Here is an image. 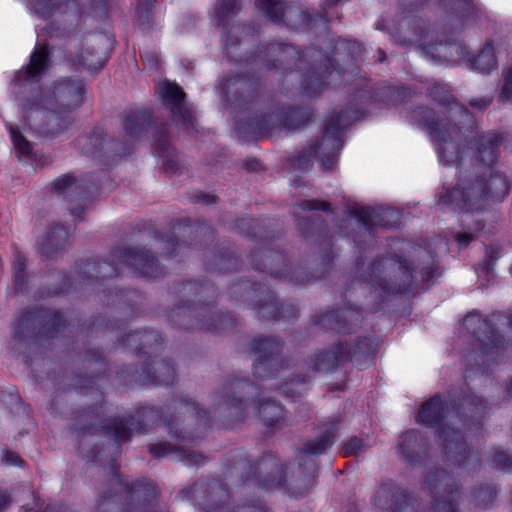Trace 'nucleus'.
<instances>
[{"label": "nucleus", "mask_w": 512, "mask_h": 512, "mask_svg": "<svg viewBox=\"0 0 512 512\" xmlns=\"http://www.w3.org/2000/svg\"><path fill=\"white\" fill-rule=\"evenodd\" d=\"M285 124L283 108H275L257 119L252 124V129L263 136H272L282 130H286Z\"/></svg>", "instance_id": "ea45409f"}, {"label": "nucleus", "mask_w": 512, "mask_h": 512, "mask_svg": "<svg viewBox=\"0 0 512 512\" xmlns=\"http://www.w3.org/2000/svg\"><path fill=\"white\" fill-rule=\"evenodd\" d=\"M287 3L283 0H259L257 6L272 22L280 24L284 16Z\"/></svg>", "instance_id": "09e8293b"}, {"label": "nucleus", "mask_w": 512, "mask_h": 512, "mask_svg": "<svg viewBox=\"0 0 512 512\" xmlns=\"http://www.w3.org/2000/svg\"><path fill=\"white\" fill-rule=\"evenodd\" d=\"M351 216L362 235H356L354 242L361 248L362 237L371 238L372 229L375 226L392 227L399 222V213L388 207H369L356 204L351 208Z\"/></svg>", "instance_id": "4be33fe9"}, {"label": "nucleus", "mask_w": 512, "mask_h": 512, "mask_svg": "<svg viewBox=\"0 0 512 512\" xmlns=\"http://www.w3.org/2000/svg\"><path fill=\"white\" fill-rule=\"evenodd\" d=\"M53 189L58 195L67 200L85 199L97 189L95 183L87 179H76L71 174H65L53 182Z\"/></svg>", "instance_id": "473e14b6"}, {"label": "nucleus", "mask_w": 512, "mask_h": 512, "mask_svg": "<svg viewBox=\"0 0 512 512\" xmlns=\"http://www.w3.org/2000/svg\"><path fill=\"white\" fill-rule=\"evenodd\" d=\"M362 320V312L358 308L328 312L318 317L316 324L322 329H334L341 332L352 331V325L357 326Z\"/></svg>", "instance_id": "72a5a7b5"}, {"label": "nucleus", "mask_w": 512, "mask_h": 512, "mask_svg": "<svg viewBox=\"0 0 512 512\" xmlns=\"http://www.w3.org/2000/svg\"><path fill=\"white\" fill-rule=\"evenodd\" d=\"M128 346H131L137 350L143 351L144 354H149V348L155 345H161L163 338L160 334L155 331L145 330L143 332L130 333L123 339Z\"/></svg>", "instance_id": "a19ab883"}, {"label": "nucleus", "mask_w": 512, "mask_h": 512, "mask_svg": "<svg viewBox=\"0 0 512 512\" xmlns=\"http://www.w3.org/2000/svg\"><path fill=\"white\" fill-rule=\"evenodd\" d=\"M231 512H268L267 509L260 503L253 501L248 505L239 506Z\"/></svg>", "instance_id": "774afa93"}, {"label": "nucleus", "mask_w": 512, "mask_h": 512, "mask_svg": "<svg viewBox=\"0 0 512 512\" xmlns=\"http://www.w3.org/2000/svg\"><path fill=\"white\" fill-rule=\"evenodd\" d=\"M252 263L256 270L269 274L274 278H287L296 282L308 280V276L298 278L291 274L283 254L270 248H261L252 256Z\"/></svg>", "instance_id": "c85d7f7f"}, {"label": "nucleus", "mask_w": 512, "mask_h": 512, "mask_svg": "<svg viewBox=\"0 0 512 512\" xmlns=\"http://www.w3.org/2000/svg\"><path fill=\"white\" fill-rule=\"evenodd\" d=\"M313 158L315 156L311 153L310 146L308 145L299 155L290 159V165L293 170L306 171L312 167Z\"/></svg>", "instance_id": "6e6d98bb"}, {"label": "nucleus", "mask_w": 512, "mask_h": 512, "mask_svg": "<svg viewBox=\"0 0 512 512\" xmlns=\"http://www.w3.org/2000/svg\"><path fill=\"white\" fill-rule=\"evenodd\" d=\"M364 51L363 45L356 40H337L332 56L324 59L320 57L319 68L323 79L326 77L330 68L338 73H354L357 64L363 60Z\"/></svg>", "instance_id": "412c9836"}, {"label": "nucleus", "mask_w": 512, "mask_h": 512, "mask_svg": "<svg viewBox=\"0 0 512 512\" xmlns=\"http://www.w3.org/2000/svg\"><path fill=\"white\" fill-rule=\"evenodd\" d=\"M26 113L27 123L38 133L46 136L58 135L73 122L72 114L61 112L51 105H34L33 108H22Z\"/></svg>", "instance_id": "aec40b11"}, {"label": "nucleus", "mask_w": 512, "mask_h": 512, "mask_svg": "<svg viewBox=\"0 0 512 512\" xmlns=\"http://www.w3.org/2000/svg\"><path fill=\"white\" fill-rule=\"evenodd\" d=\"M500 100L504 102L512 101V68H509L504 72V84Z\"/></svg>", "instance_id": "0e129e2a"}, {"label": "nucleus", "mask_w": 512, "mask_h": 512, "mask_svg": "<svg viewBox=\"0 0 512 512\" xmlns=\"http://www.w3.org/2000/svg\"><path fill=\"white\" fill-rule=\"evenodd\" d=\"M325 23V17L320 14L312 15L299 3L288 4L281 23L291 29L312 28L314 23Z\"/></svg>", "instance_id": "f704fd0d"}, {"label": "nucleus", "mask_w": 512, "mask_h": 512, "mask_svg": "<svg viewBox=\"0 0 512 512\" xmlns=\"http://www.w3.org/2000/svg\"><path fill=\"white\" fill-rule=\"evenodd\" d=\"M472 68L483 74H489L497 68L494 47L491 43H487L472 60Z\"/></svg>", "instance_id": "a18cd8bd"}, {"label": "nucleus", "mask_w": 512, "mask_h": 512, "mask_svg": "<svg viewBox=\"0 0 512 512\" xmlns=\"http://www.w3.org/2000/svg\"><path fill=\"white\" fill-rule=\"evenodd\" d=\"M152 147L158 155L163 158V168L166 172L174 173L178 169V162L175 159L166 127L161 125L155 128Z\"/></svg>", "instance_id": "c9c22d12"}, {"label": "nucleus", "mask_w": 512, "mask_h": 512, "mask_svg": "<svg viewBox=\"0 0 512 512\" xmlns=\"http://www.w3.org/2000/svg\"><path fill=\"white\" fill-rule=\"evenodd\" d=\"M249 347L256 355L252 367V373L256 379H270L283 368L284 362L280 357L282 342L276 337H256L250 341Z\"/></svg>", "instance_id": "f3484780"}, {"label": "nucleus", "mask_w": 512, "mask_h": 512, "mask_svg": "<svg viewBox=\"0 0 512 512\" xmlns=\"http://www.w3.org/2000/svg\"><path fill=\"white\" fill-rule=\"evenodd\" d=\"M360 118L359 112L352 110L334 113L330 116L322 137L309 144L311 153L319 161L322 170L332 169L343 147L342 131Z\"/></svg>", "instance_id": "f8f14e48"}, {"label": "nucleus", "mask_w": 512, "mask_h": 512, "mask_svg": "<svg viewBox=\"0 0 512 512\" xmlns=\"http://www.w3.org/2000/svg\"><path fill=\"white\" fill-rule=\"evenodd\" d=\"M65 319L60 312L47 309L25 311L18 319L13 332L15 342L35 336L53 338L65 327Z\"/></svg>", "instance_id": "dca6fc26"}, {"label": "nucleus", "mask_w": 512, "mask_h": 512, "mask_svg": "<svg viewBox=\"0 0 512 512\" xmlns=\"http://www.w3.org/2000/svg\"><path fill=\"white\" fill-rule=\"evenodd\" d=\"M109 39L100 36L94 43L81 48L79 51L70 52L69 59L74 65L83 66L90 72H96L103 68L107 61Z\"/></svg>", "instance_id": "c756f323"}, {"label": "nucleus", "mask_w": 512, "mask_h": 512, "mask_svg": "<svg viewBox=\"0 0 512 512\" xmlns=\"http://www.w3.org/2000/svg\"><path fill=\"white\" fill-rule=\"evenodd\" d=\"M151 118V113L148 111L129 112L122 122L127 141L132 143L142 136L151 123Z\"/></svg>", "instance_id": "4c0bfd02"}, {"label": "nucleus", "mask_w": 512, "mask_h": 512, "mask_svg": "<svg viewBox=\"0 0 512 512\" xmlns=\"http://www.w3.org/2000/svg\"><path fill=\"white\" fill-rule=\"evenodd\" d=\"M230 295L251 302L257 316L267 320L296 318L298 307L290 302L279 303L275 294L258 283L240 281L230 287Z\"/></svg>", "instance_id": "9b49d317"}, {"label": "nucleus", "mask_w": 512, "mask_h": 512, "mask_svg": "<svg viewBox=\"0 0 512 512\" xmlns=\"http://www.w3.org/2000/svg\"><path fill=\"white\" fill-rule=\"evenodd\" d=\"M257 93V80L241 74H229L221 84L222 100L235 110H243L254 101Z\"/></svg>", "instance_id": "b1692460"}, {"label": "nucleus", "mask_w": 512, "mask_h": 512, "mask_svg": "<svg viewBox=\"0 0 512 512\" xmlns=\"http://www.w3.org/2000/svg\"><path fill=\"white\" fill-rule=\"evenodd\" d=\"M306 383L305 377H297L296 381H292L290 383H285L280 387L283 394L287 397L296 398L303 394L305 388L304 384Z\"/></svg>", "instance_id": "052dcab7"}, {"label": "nucleus", "mask_w": 512, "mask_h": 512, "mask_svg": "<svg viewBox=\"0 0 512 512\" xmlns=\"http://www.w3.org/2000/svg\"><path fill=\"white\" fill-rule=\"evenodd\" d=\"M312 116L309 108L283 109V118L286 122V130H295L306 124Z\"/></svg>", "instance_id": "de8ad7c7"}, {"label": "nucleus", "mask_w": 512, "mask_h": 512, "mask_svg": "<svg viewBox=\"0 0 512 512\" xmlns=\"http://www.w3.org/2000/svg\"><path fill=\"white\" fill-rule=\"evenodd\" d=\"M136 382L142 384H173L176 378V371L171 360H153L151 366L146 365L141 372L133 376Z\"/></svg>", "instance_id": "2f4dec72"}, {"label": "nucleus", "mask_w": 512, "mask_h": 512, "mask_svg": "<svg viewBox=\"0 0 512 512\" xmlns=\"http://www.w3.org/2000/svg\"><path fill=\"white\" fill-rule=\"evenodd\" d=\"M430 97L440 105L447 106V115L437 116L427 107L417 106L408 115L410 122L424 129L437 144L439 159L445 165H454L460 158V147L466 140L465 127H470L473 117L468 109L458 103L442 84L429 88Z\"/></svg>", "instance_id": "f03ea898"}, {"label": "nucleus", "mask_w": 512, "mask_h": 512, "mask_svg": "<svg viewBox=\"0 0 512 512\" xmlns=\"http://www.w3.org/2000/svg\"><path fill=\"white\" fill-rule=\"evenodd\" d=\"M488 402L474 393L465 394L462 398L460 410L457 414H464L471 418L481 417L488 409Z\"/></svg>", "instance_id": "c03bdc74"}, {"label": "nucleus", "mask_w": 512, "mask_h": 512, "mask_svg": "<svg viewBox=\"0 0 512 512\" xmlns=\"http://www.w3.org/2000/svg\"><path fill=\"white\" fill-rule=\"evenodd\" d=\"M491 461L495 468L512 472V454L507 451L496 449L492 455Z\"/></svg>", "instance_id": "bf43d9fd"}, {"label": "nucleus", "mask_w": 512, "mask_h": 512, "mask_svg": "<svg viewBox=\"0 0 512 512\" xmlns=\"http://www.w3.org/2000/svg\"><path fill=\"white\" fill-rule=\"evenodd\" d=\"M270 51L275 56L273 66L281 67L285 70H291L293 68L299 70L305 69L304 63L309 59L311 65L302 82L303 91L308 97H314L320 93L323 85V75L320 73L319 68L320 52L308 48L300 54V52L291 45L272 46Z\"/></svg>", "instance_id": "ddd939ff"}, {"label": "nucleus", "mask_w": 512, "mask_h": 512, "mask_svg": "<svg viewBox=\"0 0 512 512\" xmlns=\"http://www.w3.org/2000/svg\"><path fill=\"white\" fill-rule=\"evenodd\" d=\"M228 491L222 484H213L209 486V494L207 495L204 510L212 512L223 505L228 499Z\"/></svg>", "instance_id": "8fccbe9b"}, {"label": "nucleus", "mask_w": 512, "mask_h": 512, "mask_svg": "<svg viewBox=\"0 0 512 512\" xmlns=\"http://www.w3.org/2000/svg\"><path fill=\"white\" fill-rule=\"evenodd\" d=\"M297 227L305 238H311L314 243L321 247V267L312 275L314 278H320L328 271L331 263L333 262L331 239L328 236L326 229L321 227V220L319 217H314L313 219L298 218Z\"/></svg>", "instance_id": "a878e982"}, {"label": "nucleus", "mask_w": 512, "mask_h": 512, "mask_svg": "<svg viewBox=\"0 0 512 512\" xmlns=\"http://www.w3.org/2000/svg\"><path fill=\"white\" fill-rule=\"evenodd\" d=\"M502 138L499 134L490 132L482 135L477 140L476 152L470 169H476L488 174V169L497 170L493 165L499 157V148Z\"/></svg>", "instance_id": "7c9ffc66"}, {"label": "nucleus", "mask_w": 512, "mask_h": 512, "mask_svg": "<svg viewBox=\"0 0 512 512\" xmlns=\"http://www.w3.org/2000/svg\"><path fill=\"white\" fill-rule=\"evenodd\" d=\"M510 181L500 170L461 168L457 186L440 195L439 202L463 212L483 210L490 203L503 201L509 193Z\"/></svg>", "instance_id": "39448f33"}, {"label": "nucleus", "mask_w": 512, "mask_h": 512, "mask_svg": "<svg viewBox=\"0 0 512 512\" xmlns=\"http://www.w3.org/2000/svg\"><path fill=\"white\" fill-rule=\"evenodd\" d=\"M69 242V232L62 224L53 225L43 243V251L48 256L65 247Z\"/></svg>", "instance_id": "37998d69"}, {"label": "nucleus", "mask_w": 512, "mask_h": 512, "mask_svg": "<svg viewBox=\"0 0 512 512\" xmlns=\"http://www.w3.org/2000/svg\"><path fill=\"white\" fill-rule=\"evenodd\" d=\"M77 146L81 152L92 158L111 157L126 154L128 148L114 139H106L103 129L96 127L90 134L79 137Z\"/></svg>", "instance_id": "bb28decb"}, {"label": "nucleus", "mask_w": 512, "mask_h": 512, "mask_svg": "<svg viewBox=\"0 0 512 512\" xmlns=\"http://www.w3.org/2000/svg\"><path fill=\"white\" fill-rule=\"evenodd\" d=\"M367 448L368 445L366 442L354 436L343 444L342 454L345 457L358 456L361 453H364L367 450Z\"/></svg>", "instance_id": "4d7b16f0"}, {"label": "nucleus", "mask_w": 512, "mask_h": 512, "mask_svg": "<svg viewBox=\"0 0 512 512\" xmlns=\"http://www.w3.org/2000/svg\"><path fill=\"white\" fill-rule=\"evenodd\" d=\"M446 5L450 6L457 16L458 23L455 29L457 31L462 30L466 27L471 19H473L477 13L478 8L473 3V0H446Z\"/></svg>", "instance_id": "79ce46f5"}, {"label": "nucleus", "mask_w": 512, "mask_h": 512, "mask_svg": "<svg viewBox=\"0 0 512 512\" xmlns=\"http://www.w3.org/2000/svg\"><path fill=\"white\" fill-rule=\"evenodd\" d=\"M414 267L392 253L379 254L368 260L358 257L355 278L369 286L371 293L382 298L386 294L406 293L413 284Z\"/></svg>", "instance_id": "0eeeda50"}, {"label": "nucleus", "mask_w": 512, "mask_h": 512, "mask_svg": "<svg viewBox=\"0 0 512 512\" xmlns=\"http://www.w3.org/2000/svg\"><path fill=\"white\" fill-rule=\"evenodd\" d=\"M393 40L401 46L418 47L434 61H453L463 54L454 38L443 36L438 27L416 14H407L397 23Z\"/></svg>", "instance_id": "6e6552de"}, {"label": "nucleus", "mask_w": 512, "mask_h": 512, "mask_svg": "<svg viewBox=\"0 0 512 512\" xmlns=\"http://www.w3.org/2000/svg\"><path fill=\"white\" fill-rule=\"evenodd\" d=\"M423 487L431 498L432 512H460V486L444 469L428 472Z\"/></svg>", "instance_id": "2eb2a0df"}, {"label": "nucleus", "mask_w": 512, "mask_h": 512, "mask_svg": "<svg viewBox=\"0 0 512 512\" xmlns=\"http://www.w3.org/2000/svg\"><path fill=\"white\" fill-rule=\"evenodd\" d=\"M154 3L155 0H139L136 9V23L139 27L145 29L152 23Z\"/></svg>", "instance_id": "603ef678"}, {"label": "nucleus", "mask_w": 512, "mask_h": 512, "mask_svg": "<svg viewBox=\"0 0 512 512\" xmlns=\"http://www.w3.org/2000/svg\"><path fill=\"white\" fill-rule=\"evenodd\" d=\"M382 94L386 95L390 101H403L411 96V90L406 87H387L382 90Z\"/></svg>", "instance_id": "680f3d73"}, {"label": "nucleus", "mask_w": 512, "mask_h": 512, "mask_svg": "<svg viewBox=\"0 0 512 512\" xmlns=\"http://www.w3.org/2000/svg\"><path fill=\"white\" fill-rule=\"evenodd\" d=\"M463 325L476 339L475 347L479 350L476 364L495 363L497 356L505 350L506 342L489 320L482 318L478 312H471L465 316Z\"/></svg>", "instance_id": "4468645a"}, {"label": "nucleus", "mask_w": 512, "mask_h": 512, "mask_svg": "<svg viewBox=\"0 0 512 512\" xmlns=\"http://www.w3.org/2000/svg\"><path fill=\"white\" fill-rule=\"evenodd\" d=\"M31 9L43 18L57 17L64 31L78 26L81 10L74 0H32Z\"/></svg>", "instance_id": "393cba45"}, {"label": "nucleus", "mask_w": 512, "mask_h": 512, "mask_svg": "<svg viewBox=\"0 0 512 512\" xmlns=\"http://www.w3.org/2000/svg\"><path fill=\"white\" fill-rule=\"evenodd\" d=\"M49 66V51L38 46L30 56L29 64L17 71L12 79L13 93L21 108L51 105L61 112L73 113L83 104L84 84L79 79L61 78L41 89L32 86L40 80Z\"/></svg>", "instance_id": "7ed1b4c3"}, {"label": "nucleus", "mask_w": 512, "mask_h": 512, "mask_svg": "<svg viewBox=\"0 0 512 512\" xmlns=\"http://www.w3.org/2000/svg\"><path fill=\"white\" fill-rule=\"evenodd\" d=\"M349 351H343V344L334 346L331 350L313 354L310 366L315 371H329L343 361L348 360Z\"/></svg>", "instance_id": "e433bc0d"}, {"label": "nucleus", "mask_w": 512, "mask_h": 512, "mask_svg": "<svg viewBox=\"0 0 512 512\" xmlns=\"http://www.w3.org/2000/svg\"><path fill=\"white\" fill-rule=\"evenodd\" d=\"M241 8L238 0H218L215 4V15L218 23L221 24L228 17L238 14Z\"/></svg>", "instance_id": "3c124183"}, {"label": "nucleus", "mask_w": 512, "mask_h": 512, "mask_svg": "<svg viewBox=\"0 0 512 512\" xmlns=\"http://www.w3.org/2000/svg\"><path fill=\"white\" fill-rule=\"evenodd\" d=\"M396 448L401 458L411 465L423 466L429 457L428 439L414 429L407 430L399 436Z\"/></svg>", "instance_id": "cd10ccee"}, {"label": "nucleus", "mask_w": 512, "mask_h": 512, "mask_svg": "<svg viewBox=\"0 0 512 512\" xmlns=\"http://www.w3.org/2000/svg\"><path fill=\"white\" fill-rule=\"evenodd\" d=\"M127 265L144 277L156 278L162 275L163 269L150 250L144 247H119L114 249L109 261H87L80 268L83 280L105 279L118 274V266Z\"/></svg>", "instance_id": "9d476101"}, {"label": "nucleus", "mask_w": 512, "mask_h": 512, "mask_svg": "<svg viewBox=\"0 0 512 512\" xmlns=\"http://www.w3.org/2000/svg\"><path fill=\"white\" fill-rule=\"evenodd\" d=\"M343 351H349L348 359H354L357 355H370L374 353V343L370 338H358L353 347L343 345Z\"/></svg>", "instance_id": "864d4df0"}, {"label": "nucleus", "mask_w": 512, "mask_h": 512, "mask_svg": "<svg viewBox=\"0 0 512 512\" xmlns=\"http://www.w3.org/2000/svg\"><path fill=\"white\" fill-rule=\"evenodd\" d=\"M493 101L492 96H482L469 100V106L478 111H484Z\"/></svg>", "instance_id": "338daca9"}, {"label": "nucleus", "mask_w": 512, "mask_h": 512, "mask_svg": "<svg viewBox=\"0 0 512 512\" xmlns=\"http://www.w3.org/2000/svg\"><path fill=\"white\" fill-rule=\"evenodd\" d=\"M178 303L168 312L169 323L179 329L218 331L228 323L226 315L214 311L215 288L210 284L186 282L174 286Z\"/></svg>", "instance_id": "423d86ee"}, {"label": "nucleus", "mask_w": 512, "mask_h": 512, "mask_svg": "<svg viewBox=\"0 0 512 512\" xmlns=\"http://www.w3.org/2000/svg\"><path fill=\"white\" fill-rule=\"evenodd\" d=\"M374 506L382 512H424L425 507L413 492L393 480L382 482L372 498Z\"/></svg>", "instance_id": "a211bd4d"}, {"label": "nucleus", "mask_w": 512, "mask_h": 512, "mask_svg": "<svg viewBox=\"0 0 512 512\" xmlns=\"http://www.w3.org/2000/svg\"><path fill=\"white\" fill-rule=\"evenodd\" d=\"M449 411L439 395H435L429 401L425 402L418 414V421L427 426H434L441 420L449 417Z\"/></svg>", "instance_id": "58836bf2"}, {"label": "nucleus", "mask_w": 512, "mask_h": 512, "mask_svg": "<svg viewBox=\"0 0 512 512\" xmlns=\"http://www.w3.org/2000/svg\"><path fill=\"white\" fill-rule=\"evenodd\" d=\"M167 409L177 412V415L167 417L164 415V411L159 412L156 408L146 407L138 411L137 420L134 417L114 418L108 424L101 426V429L114 436L115 441L120 444L130 440L136 423L145 432L147 425L160 420L167 427L172 438L177 441V446L169 442L151 444L149 452L153 456L161 458L175 451L180 454V459L187 465L200 466L206 458L202 454L185 450L184 446L194 443L201 437L200 433L207 429L209 425L207 412L200 409L197 403L188 399L173 400Z\"/></svg>", "instance_id": "f257e3e1"}, {"label": "nucleus", "mask_w": 512, "mask_h": 512, "mask_svg": "<svg viewBox=\"0 0 512 512\" xmlns=\"http://www.w3.org/2000/svg\"><path fill=\"white\" fill-rule=\"evenodd\" d=\"M10 134L15 149L24 156L32 154V144L15 127H10Z\"/></svg>", "instance_id": "13d9d810"}, {"label": "nucleus", "mask_w": 512, "mask_h": 512, "mask_svg": "<svg viewBox=\"0 0 512 512\" xmlns=\"http://www.w3.org/2000/svg\"><path fill=\"white\" fill-rule=\"evenodd\" d=\"M440 447L446 462L464 469L480 465L479 454L468 447L462 433L451 427L439 431Z\"/></svg>", "instance_id": "6ab92c4d"}, {"label": "nucleus", "mask_w": 512, "mask_h": 512, "mask_svg": "<svg viewBox=\"0 0 512 512\" xmlns=\"http://www.w3.org/2000/svg\"><path fill=\"white\" fill-rule=\"evenodd\" d=\"M484 227L481 220H476V227L474 228V232L472 231H464L459 232L455 235V240L461 247H466L468 244L476 238L475 232L480 231Z\"/></svg>", "instance_id": "e2e57ef3"}, {"label": "nucleus", "mask_w": 512, "mask_h": 512, "mask_svg": "<svg viewBox=\"0 0 512 512\" xmlns=\"http://www.w3.org/2000/svg\"><path fill=\"white\" fill-rule=\"evenodd\" d=\"M26 266V258L20 252H15L12 261V278L16 291L23 292L27 288L28 275L26 273Z\"/></svg>", "instance_id": "49530a36"}, {"label": "nucleus", "mask_w": 512, "mask_h": 512, "mask_svg": "<svg viewBox=\"0 0 512 512\" xmlns=\"http://www.w3.org/2000/svg\"><path fill=\"white\" fill-rule=\"evenodd\" d=\"M340 422L339 417L332 419L320 438L304 445L298 467L292 471L289 479L282 476L283 465L270 454L264 455L255 466L248 460H241L237 466L239 469L248 468V477L256 480L265 489L286 487L295 497L304 496L314 486L317 474V465L311 456L320 455L333 445L336 425Z\"/></svg>", "instance_id": "20e7f679"}, {"label": "nucleus", "mask_w": 512, "mask_h": 512, "mask_svg": "<svg viewBox=\"0 0 512 512\" xmlns=\"http://www.w3.org/2000/svg\"><path fill=\"white\" fill-rule=\"evenodd\" d=\"M298 206L304 211L322 210L329 211L330 204L320 200H303Z\"/></svg>", "instance_id": "69168bd1"}, {"label": "nucleus", "mask_w": 512, "mask_h": 512, "mask_svg": "<svg viewBox=\"0 0 512 512\" xmlns=\"http://www.w3.org/2000/svg\"><path fill=\"white\" fill-rule=\"evenodd\" d=\"M259 388L244 379H235L223 388V396L218 410L224 417L242 420L250 415L248 400L257 394V410L267 427H283L288 424L284 407L276 400L264 396Z\"/></svg>", "instance_id": "1a4fd4ad"}, {"label": "nucleus", "mask_w": 512, "mask_h": 512, "mask_svg": "<svg viewBox=\"0 0 512 512\" xmlns=\"http://www.w3.org/2000/svg\"><path fill=\"white\" fill-rule=\"evenodd\" d=\"M163 105L170 111L172 120L187 132L195 129V117L185 101L183 89L174 82L165 81L157 86Z\"/></svg>", "instance_id": "5701e85b"}, {"label": "nucleus", "mask_w": 512, "mask_h": 512, "mask_svg": "<svg viewBox=\"0 0 512 512\" xmlns=\"http://www.w3.org/2000/svg\"><path fill=\"white\" fill-rule=\"evenodd\" d=\"M497 490L492 484L481 485L474 490V499L480 506H487L492 503L496 497Z\"/></svg>", "instance_id": "5fc2aeb1"}]
</instances>
